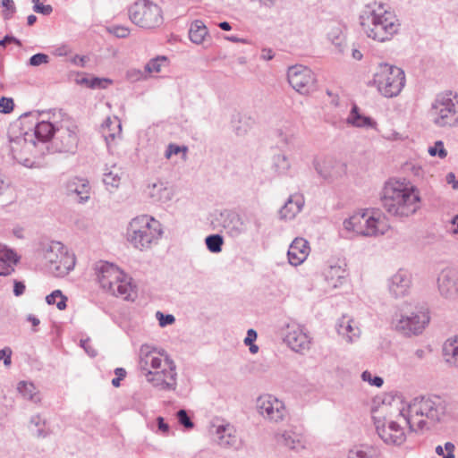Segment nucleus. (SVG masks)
Returning <instances> with one entry per match:
<instances>
[{"instance_id": "nucleus-1", "label": "nucleus", "mask_w": 458, "mask_h": 458, "mask_svg": "<svg viewBox=\"0 0 458 458\" xmlns=\"http://www.w3.org/2000/svg\"><path fill=\"white\" fill-rule=\"evenodd\" d=\"M42 120L35 126L36 139L48 153L73 155L80 142V130L76 122L61 110L42 112Z\"/></svg>"}, {"instance_id": "nucleus-2", "label": "nucleus", "mask_w": 458, "mask_h": 458, "mask_svg": "<svg viewBox=\"0 0 458 458\" xmlns=\"http://www.w3.org/2000/svg\"><path fill=\"white\" fill-rule=\"evenodd\" d=\"M450 414V402L439 395L415 397L399 412L410 429L415 432L429 430Z\"/></svg>"}, {"instance_id": "nucleus-3", "label": "nucleus", "mask_w": 458, "mask_h": 458, "mask_svg": "<svg viewBox=\"0 0 458 458\" xmlns=\"http://www.w3.org/2000/svg\"><path fill=\"white\" fill-rule=\"evenodd\" d=\"M149 344H142L139 351V369L141 375L154 388L159 391H174L177 387V373L174 361L167 355L165 359Z\"/></svg>"}, {"instance_id": "nucleus-4", "label": "nucleus", "mask_w": 458, "mask_h": 458, "mask_svg": "<svg viewBox=\"0 0 458 458\" xmlns=\"http://www.w3.org/2000/svg\"><path fill=\"white\" fill-rule=\"evenodd\" d=\"M360 24L368 38L378 42L390 40L401 27L396 15L387 10L385 4L376 2L363 8Z\"/></svg>"}, {"instance_id": "nucleus-5", "label": "nucleus", "mask_w": 458, "mask_h": 458, "mask_svg": "<svg viewBox=\"0 0 458 458\" xmlns=\"http://www.w3.org/2000/svg\"><path fill=\"white\" fill-rule=\"evenodd\" d=\"M381 202L385 210L393 216L408 217L420 208L419 191L405 182L390 180L386 182Z\"/></svg>"}, {"instance_id": "nucleus-6", "label": "nucleus", "mask_w": 458, "mask_h": 458, "mask_svg": "<svg viewBox=\"0 0 458 458\" xmlns=\"http://www.w3.org/2000/svg\"><path fill=\"white\" fill-rule=\"evenodd\" d=\"M163 234L162 225L154 217L142 215L132 218L126 228V241L132 248L147 251L157 245Z\"/></svg>"}, {"instance_id": "nucleus-7", "label": "nucleus", "mask_w": 458, "mask_h": 458, "mask_svg": "<svg viewBox=\"0 0 458 458\" xmlns=\"http://www.w3.org/2000/svg\"><path fill=\"white\" fill-rule=\"evenodd\" d=\"M96 275L103 290L125 301L133 300L135 293L128 277L115 265L100 261L96 264Z\"/></svg>"}, {"instance_id": "nucleus-8", "label": "nucleus", "mask_w": 458, "mask_h": 458, "mask_svg": "<svg viewBox=\"0 0 458 458\" xmlns=\"http://www.w3.org/2000/svg\"><path fill=\"white\" fill-rule=\"evenodd\" d=\"M430 320L428 310L422 305H416L412 309L411 304L404 303L396 314L394 326L401 334L411 336L422 334Z\"/></svg>"}, {"instance_id": "nucleus-9", "label": "nucleus", "mask_w": 458, "mask_h": 458, "mask_svg": "<svg viewBox=\"0 0 458 458\" xmlns=\"http://www.w3.org/2000/svg\"><path fill=\"white\" fill-rule=\"evenodd\" d=\"M43 257L48 270L55 276H64L75 266V256L60 242H50L43 248Z\"/></svg>"}, {"instance_id": "nucleus-10", "label": "nucleus", "mask_w": 458, "mask_h": 458, "mask_svg": "<svg viewBox=\"0 0 458 458\" xmlns=\"http://www.w3.org/2000/svg\"><path fill=\"white\" fill-rule=\"evenodd\" d=\"M344 228L348 232H353L362 236H377L384 234L388 225L384 218L376 217L369 212L356 213L345 219L343 223Z\"/></svg>"}, {"instance_id": "nucleus-11", "label": "nucleus", "mask_w": 458, "mask_h": 458, "mask_svg": "<svg viewBox=\"0 0 458 458\" xmlns=\"http://www.w3.org/2000/svg\"><path fill=\"white\" fill-rule=\"evenodd\" d=\"M131 21L143 29H154L163 23L161 8L149 0H138L128 9Z\"/></svg>"}, {"instance_id": "nucleus-12", "label": "nucleus", "mask_w": 458, "mask_h": 458, "mask_svg": "<svg viewBox=\"0 0 458 458\" xmlns=\"http://www.w3.org/2000/svg\"><path fill=\"white\" fill-rule=\"evenodd\" d=\"M386 408V406H383L380 409L372 411V419L376 431L386 445H400L406 439L405 433L398 422L387 420L385 416L378 414L380 411Z\"/></svg>"}, {"instance_id": "nucleus-13", "label": "nucleus", "mask_w": 458, "mask_h": 458, "mask_svg": "<svg viewBox=\"0 0 458 458\" xmlns=\"http://www.w3.org/2000/svg\"><path fill=\"white\" fill-rule=\"evenodd\" d=\"M39 141L36 139L35 131L33 133L26 132L24 135L10 139V151L12 157L19 164L25 167H34L36 163L30 157L22 155V149L27 152H32L39 147Z\"/></svg>"}, {"instance_id": "nucleus-14", "label": "nucleus", "mask_w": 458, "mask_h": 458, "mask_svg": "<svg viewBox=\"0 0 458 458\" xmlns=\"http://www.w3.org/2000/svg\"><path fill=\"white\" fill-rule=\"evenodd\" d=\"M256 407L258 412L270 422L278 423L283 421L287 415L284 402L272 394L259 396L257 399Z\"/></svg>"}, {"instance_id": "nucleus-15", "label": "nucleus", "mask_w": 458, "mask_h": 458, "mask_svg": "<svg viewBox=\"0 0 458 458\" xmlns=\"http://www.w3.org/2000/svg\"><path fill=\"white\" fill-rule=\"evenodd\" d=\"M284 342L293 352L304 353L310 348L311 338L303 326L292 322L284 327Z\"/></svg>"}, {"instance_id": "nucleus-16", "label": "nucleus", "mask_w": 458, "mask_h": 458, "mask_svg": "<svg viewBox=\"0 0 458 458\" xmlns=\"http://www.w3.org/2000/svg\"><path fill=\"white\" fill-rule=\"evenodd\" d=\"M374 86H404L405 73L403 69L389 64H379L373 75Z\"/></svg>"}, {"instance_id": "nucleus-17", "label": "nucleus", "mask_w": 458, "mask_h": 458, "mask_svg": "<svg viewBox=\"0 0 458 458\" xmlns=\"http://www.w3.org/2000/svg\"><path fill=\"white\" fill-rule=\"evenodd\" d=\"M215 223L233 238L239 237L247 230L246 223L241 216L228 209L221 211L215 218Z\"/></svg>"}, {"instance_id": "nucleus-18", "label": "nucleus", "mask_w": 458, "mask_h": 458, "mask_svg": "<svg viewBox=\"0 0 458 458\" xmlns=\"http://www.w3.org/2000/svg\"><path fill=\"white\" fill-rule=\"evenodd\" d=\"M454 104L450 98H437L432 106L430 115L433 123L445 127L454 123Z\"/></svg>"}, {"instance_id": "nucleus-19", "label": "nucleus", "mask_w": 458, "mask_h": 458, "mask_svg": "<svg viewBox=\"0 0 458 458\" xmlns=\"http://www.w3.org/2000/svg\"><path fill=\"white\" fill-rule=\"evenodd\" d=\"M412 286V275L407 269L400 268L387 280L389 294L394 299H400L410 293Z\"/></svg>"}, {"instance_id": "nucleus-20", "label": "nucleus", "mask_w": 458, "mask_h": 458, "mask_svg": "<svg viewBox=\"0 0 458 458\" xmlns=\"http://www.w3.org/2000/svg\"><path fill=\"white\" fill-rule=\"evenodd\" d=\"M437 287L443 297L455 298L458 294V270L450 267L443 269L437 277Z\"/></svg>"}, {"instance_id": "nucleus-21", "label": "nucleus", "mask_w": 458, "mask_h": 458, "mask_svg": "<svg viewBox=\"0 0 458 458\" xmlns=\"http://www.w3.org/2000/svg\"><path fill=\"white\" fill-rule=\"evenodd\" d=\"M313 166L318 174L325 180H333L338 177L343 172L344 165L333 157L316 158Z\"/></svg>"}, {"instance_id": "nucleus-22", "label": "nucleus", "mask_w": 458, "mask_h": 458, "mask_svg": "<svg viewBox=\"0 0 458 458\" xmlns=\"http://www.w3.org/2000/svg\"><path fill=\"white\" fill-rule=\"evenodd\" d=\"M287 81L293 87L310 86L317 82L314 72L301 64H295L288 68Z\"/></svg>"}, {"instance_id": "nucleus-23", "label": "nucleus", "mask_w": 458, "mask_h": 458, "mask_svg": "<svg viewBox=\"0 0 458 458\" xmlns=\"http://www.w3.org/2000/svg\"><path fill=\"white\" fill-rule=\"evenodd\" d=\"M145 193L155 203H167L174 198V191L167 182L157 181L148 184Z\"/></svg>"}, {"instance_id": "nucleus-24", "label": "nucleus", "mask_w": 458, "mask_h": 458, "mask_svg": "<svg viewBox=\"0 0 458 458\" xmlns=\"http://www.w3.org/2000/svg\"><path fill=\"white\" fill-rule=\"evenodd\" d=\"M324 276L328 287L338 288L347 276L345 264L339 261L330 262L324 270Z\"/></svg>"}, {"instance_id": "nucleus-25", "label": "nucleus", "mask_w": 458, "mask_h": 458, "mask_svg": "<svg viewBox=\"0 0 458 458\" xmlns=\"http://www.w3.org/2000/svg\"><path fill=\"white\" fill-rule=\"evenodd\" d=\"M309 253L310 246L308 241L303 238H295L287 252L289 263L297 267L306 260Z\"/></svg>"}, {"instance_id": "nucleus-26", "label": "nucleus", "mask_w": 458, "mask_h": 458, "mask_svg": "<svg viewBox=\"0 0 458 458\" xmlns=\"http://www.w3.org/2000/svg\"><path fill=\"white\" fill-rule=\"evenodd\" d=\"M68 195H75L80 202H85L89 199L90 186L85 178L73 177L66 182Z\"/></svg>"}, {"instance_id": "nucleus-27", "label": "nucleus", "mask_w": 458, "mask_h": 458, "mask_svg": "<svg viewBox=\"0 0 458 458\" xmlns=\"http://www.w3.org/2000/svg\"><path fill=\"white\" fill-rule=\"evenodd\" d=\"M336 328L338 334L345 337L348 343L354 342L360 335V329L358 325H356L353 319L346 316L338 320Z\"/></svg>"}, {"instance_id": "nucleus-28", "label": "nucleus", "mask_w": 458, "mask_h": 458, "mask_svg": "<svg viewBox=\"0 0 458 458\" xmlns=\"http://www.w3.org/2000/svg\"><path fill=\"white\" fill-rule=\"evenodd\" d=\"M304 206V198L302 195L295 194L290 196L284 207L279 211L282 219H293L299 214Z\"/></svg>"}, {"instance_id": "nucleus-29", "label": "nucleus", "mask_w": 458, "mask_h": 458, "mask_svg": "<svg viewBox=\"0 0 458 458\" xmlns=\"http://www.w3.org/2000/svg\"><path fill=\"white\" fill-rule=\"evenodd\" d=\"M346 123L357 128H375L377 125V123L372 118L360 114V108L355 103L352 106L350 114L346 118Z\"/></svg>"}, {"instance_id": "nucleus-30", "label": "nucleus", "mask_w": 458, "mask_h": 458, "mask_svg": "<svg viewBox=\"0 0 458 458\" xmlns=\"http://www.w3.org/2000/svg\"><path fill=\"white\" fill-rule=\"evenodd\" d=\"M18 262L17 255L0 243V276H6L14 271L13 266Z\"/></svg>"}, {"instance_id": "nucleus-31", "label": "nucleus", "mask_w": 458, "mask_h": 458, "mask_svg": "<svg viewBox=\"0 0 458 458\" xmlns=\"http://www.w3.org/2000/svg\"><path fill=\"white\" fill-rule=\"evenodd\" d=\"M327 37L331 44L335 46L338 53H344L346 48V37L344 29L341 24H334L329 27Z\"/></svg>"}, {"instance_id": "nucleus-32", "label": "nucleus", "mask_w": 458, "mask_h": 458, "mask_svg": "<svg viewBox=\"0 0 458 458\" xmlns=\"http://www.w3.org/2000/svg\"><path fill=\"white\" fill-rule=\"evenodd\" d=\"M232 128L238 136L245 135L255 124V119L246 114L237 113L233 115Z\"/></svg>"}, {"instance_id": "nucleus-33", "label": "nucleus", "mask_w": 458, "mask_h": 458, "mask_svg": "<svg viewBox=\"0 0 458 458\" xmlns=\"http://www.w3.org/2000/svg\"><path fill=\"white\" fill-rule=\"evenodd\" d=\"M101 131L107 144L110 140H114L122 132L120 120L117 117L106 118L105 123L102 124Z\"/></svg>"}, {"instance_id": "nucleus-34", "label": "nucleus", "mask_w": 458, "mask_h": 458, "mask_svg": "<svg viewBox=\"0 0 458 458\" xmlns=\"http://www.w3.org/2000/svg\"><path fill=\"white\" fill-rule=\"evenodd\" d=\"M18 392L23 398L34 403H39L41 395L36 386L31 382L21 381L17 386Z\"/></svg>"}, {"instance_id": "nucleus-35", "label": "nucleus", "mask_w": 458, "mask_h": 458, "mask_svg": "<svg viewBox=\"0 0 458 458\" xmlns=\"http://www.w3.org/2000/svg\"><path fill=\"white\" fill-rule=\"evenodd\" d=\"M208 34V29L203 21L196 20L191 24L189 38L192 43L197 45L202 44Z\"/></svg>"}, {"instance_id": "nucleus-36", "label": "nucleus", "mask_w": 458, "mask_h": 458, "mask_svg": "<svg viewBox=\"0 0 458 458\" xmlns=\"http://www.w3.org/2000/svg\"><path fill=\"white\" fill-rule=\"evenodd\" d=\"M443 353L447 363L458 368V335L444 344Z\"/></svg>"}, {"instance_id": "nucleus-37", "label": "nucleus", "mask_w": 458, "mask_h": 458, "mask_svg": "<svg viewBox=\"0 0 458 458\" xmlns=\"http://www.w3.org/2000/svg\"><path fill=\"white\" fill-rule=\"evenodd\" d=\"M169 61L166 56L160 55L149 60L145 65V72L148 77H154L161 72L163 69L168 67Z\"/></svg>"}, {"instance_id": "nucleus-38", "label": "nucleus", "mask_w": 458, "mask_h": 458, "mask_svg": "<svg viewBox=\"0 0 458 458\" xmlns=\"http://www.w3.org/2000/svg\"><path fill=\"white\" fill-rule=\"evenodd\" d=\"M348 458H379V453L371 445H359L349 451Z\"/></svg>"}, {"instance_id": "nucleus-39", "label": "nucleus", "mask_w": 458, "mask_h": 458, "mask_svg": "<svg viewBox=\"0 0 458 458\" xmlns=\"http://www.w3.org/2000/svg\"><path fill=\"white\" fill-rule=\"evenodd\" d=\"M272 167L274 171L279 175H285L288 174L291 168V164L285 155L278 154L273 157Z\"/></svg>"}, {"instance_id": "nucleus-40", "label": "nucleus", "mask_w": 458, "mask_h": 458, "mask_svg": "<svg viewBox=\"0 0 458 458\" xmlns=\"http://www.w3.org/2000/svg\"><path fill=\"white\" fill-rule=\"evenodd\" d=\"M216 435L220 445H231L234 441V437L232 436V428L229 425H222L216 428Z\"/></svg>"}, {"instance_id": "nucleus-41", "label": "nucleus", "mask_w": 458, "mask_h": 458, "mask_svg": "<svg viewBox=\"0 0 458 458\" xmlns=\"http://www.w3.org/2000/svg\"><path fill=\"white\" fill-rule=\"evenodd\" d=\"M47 304H55L59 310H64L66 308L67 297L63 294L60 290H55L46 297Z\"/></svg>"}, {"instance_id": "nucleus-42", "label": "nucleus", "mask_w": 458, "mask_h": 458, "mask_svg": "<svg viewBox=\"0 0 458 458\" xmlns=\"http://www.w3.org/2000/svg\"><path fill=\"white\" fill-rule=\"evenodd\" d=\"M208 250L213 253H218L222 250L224 239L220 234H211L205 239Z\"/></svg>"}, {"instance_id": "nucleus-43", "label": "nucleus", "mask_w": 458, "mask_h": 458, "mask_svg": "<svg viewBox=\"0 0 458 458\" xmlns=\"http://www.w3.org/2000/svg\"><path fill=\"white\" fill-rule=\"evenodd\" d=\"M278 442L290 449H296L300 445V440L295 434L287 431L280 436Z\"/></svg>"}, {"instance_id": "nucleus-44", "label": "nucleus", "mask_w": 458, "mask_h": 458, "mask_svg": "<svg viewBox=\"0 0 458 458\" xmlns=\"http://www.w3.org/2000/svg\"><path fill=\"white\" fill-rule=\"evenodd\" d=\"M120 181L121 177L116 171L106 169L103 174V182L107 187L117 188Z\"/></svg>"}, {"instance_id": "nucleus-45", "label": "nucleus", "mask_w": 458, "mask_h": 458, "mask_svg": "<svg viewBox=\"0 0 458 458\" xmlns=\"http://www.w3.org/2000/svg\"><path fill=\"white\" fill-rule=\"evenodd\" d=\"M30 424L38 428L36 435L38 437H46L49 434V432L43 428L46 424V421L40 417V415L38 414L32 416L30 418Z\"/></svg>"}, {"instance_id": "nucleus-46", "label": "nucleus", "mask_w": 458, "mask_h": 458, "mask_svg": "<svg viewBox=\"0 0 458 458\" xmlns=\"http://www.w3.org/2000/svg\"><path fill=\"white\" fill-rule=\"evenodd\" d=\"M454 449L455 446L451 442H446L444 446L437 445L436 447V454L442 458H454Z\"/></svg>"}, {"instance_id": "nucleus-47", "label": "nucleus", "mask_w": 458, "mask_h": 458, "mask_svg": "<svg viewBox=\"0 0 458 458\" xmlns=\"http://www.w3.org/2000/svg\"><path fill=\"white\" fill-rule=\"evenodd\" d=\"M187 151L188 148L186 146H178L176 144L170 143L165 151V157L169 159L173 155H177L182 152L183 153V158H185Z\"/></svg>"}, {"instance_id": "nucleus-48", "label": "nucleus", "mask_w": 458, "mask_h": 458, "mask_svg": "<svg viewBox=\"0 0 458 458\" xmlns=\"http://www.w3.org/2000/svg\"><path fill=\"white\" fill-rule=\"evenodd\" d=\"M126 77L130 82L134 83L148 78V74L145 72V69L143 71L139 69H130L126 72Z\"/></svg>"}, {"instance_id": "nucleus-49", "label": "nucleus", "mask_w": 458, "mask_h": 458, "mask_svg": "<svg viewBox=\"0 0 458 458\" xmlns=\"http://www.w3.org/2000/svg\"><path fill=\"white\" fill-rule=\"evenodd\" d=\"M2 6L4 8L2 12L4 19L10 20L16 12L13 0H2Z\"/></svg>"}, {"instance_id": "nucleus-50", "label": "nucleus", "mask_w": 458, "mask_h": 458, "mask_svg": "<svg viewBox=\"0 0 458 458\" xmlns=\"http://www.w3.org/2000/svg\"><path fill=\"white\" fill-rule=\"evenodd\" d=\"M428 154L432 157L438 156L440 158H445L447 156V151L444 147V143L438 140L433 147L428 148Z\"/></svg>"}, {"instance_id": "nucleus-51", "label": "nucleus", "mask_w": 458, "mask_h": 458, "mask_svg": "<svg viewBox=\"0 0 458 458\" xmlns=\"http://www.w3.org/2000/svg\"><path fill=\"white\" fill-rule=\"evenodd\" d=\"M361 378L363 381L369 382V385L377 386V387H380L384 384V380L381 377H378V376L373 377L372 374L368 370H365L362 372Z\"/></svg>"}, {"instance_id": "nucleus-52", "label": "nucleus", "mask_w": 458, "mask_h": 458, "mask_svg": "<svg viewBox=\"0 0 458 458\" xmlns=\"http://www.w3.org/2000/svg\"><path fill=\"white\" fill-rule=\"evenodd\" d=\"M177 420L181 425L186 428H192L194 427L190 416L185 410H179L176 413Z\"/></svg>"}, {"instance_id": "nucleus-53", "label": "nucleus", "mask_w": 458, "mask_h": 458, "mask_svg": "<svg viewBox=\"0 0 458 458\" xmlns=\"http://www.w3.org/2000/svg\"><path fill=\"white\" fill-rule=\"evenodd\" d=\"M108 31L119 38H127L130 34V30L124 26H112L108 28Z\"/></svg>"}, {"instance_id": "nucleus-54", "label": "nucleus", "mask_w": 458, "mask_h": 458, "mask_svg": "<svg viewBox=\"0 0 458 458\" xmlns=\"http://www.w3.org/2000/svg\"><path fill=\"white\" fill-rule=\"evenodd\" d=\"M13 100L11 98L2 97L0 98V113L10 114L13 110Z\"/></svg>"}, {"instance_id": "nucleus-55", "label": "nucleus", "mask_w": 458, "mask_h": 458, "mask_svg": "<svg viewBox=\"0 0 458 458\" xmlns=\"http://www.w3.org/2000/svg\"><path fill=\"white\" fill-rule=\"evenodd\" d=\"M49 62V56L46 54L38 53L30 58L29 64L31 66H38Z\"/></svg>"}, {"instance_id": "nucleus-56", "label": "nucleus", "mask_w": 458, "mask_h": 458, "mask_svg": "<svg viewBox=\"0 0 458 458\" xmlns=\"http://www.w3.org/2000/svg\"><path fill=\"white\" fill-rule=\"evenodd\" d=\"M32 3L34 4L33 10L36 13L48 15L53 12V7L50 4H42L39 0H32Z\"/></svg>"}, {"instance_id": "nucleus-57", "label": "nucleus", "mask_w": 458, "mask_h": 458, "mask_svg": "<svg viewBox=\"0 0 458 458\" xmlns=\"http://www.w3.org/2000/svg\"><path fill=\"white\" fill-rule=\"evenodd\" d=\"M156 317L159 322L160 327H162L173 324L175 320V318L173 315H171V314L165 315L160 311H157L156 313Z\"/></svg>"}, {"instance_id": "nucleus-58", "label": "nucleus", "mask_w": 458, "mask_h": 458, "mask_svg": "<svg viewBox=\"0 0 458 458\" xmlns=\"http://www.w3.org/2000/svg\"><path fill=\"white\" fill-rule=\"evenodd\" d=\"M402 88H377L379 93L386 98L397 96L401 92Z\"/></svg>"}, {"instance_id": "nucleus-59", "label": "nucleus", "mask_w": 458, "mask_h": 458, "mask_svg": "<svg viewBox=\"0 0 458 458\" xmlns=\"http://www.w3.org/2000/svg\"><path fill=\"white\" fill-rule=\"evenodd\" d=\"M12 350L9 347H5L0 350V360H4V366H9L12 362Z\"/></svg>"}, {"instance_id": "nucleus-60", "label": "nucleus", "mask_w": 458, "mask_h": 458, "mask_svg": "<svg viewBox=\"0 0 458 458\" xmlns=\"http://www.w3.org/2000/svg\"><path fill=\"white\" fill-rule=\"evenodd\" d=\"M81 346L90 357H95L97 355V351L90 345L89 339L81 340Z\"/></svg>"}, {"instance_id": "nucleus-61", "label": "nucleus", "mask_w": 458, "mask_h": 458, "mask_svg": "<svg viewBox=\"0 0 458 458\" xmlns=\"http://www.w3.org/2000/svg\"><path fill=\"white\" fill-rule=\"evenodd\" d=\"M157 428H158V430L164 434V435H167L169 433V425L167 423L165 422V420L163 417H157Z\"/></svg>"}, {"instance_id": "nucleus-62", "label": "nucleus", "mask_w": 458, "mask_h": 458, "mask_svg": "<svg viewBox=\"0 0 458 458\" xmlns=\"http://www.w3.org/2000/svg\"><path fill=\"white\" fill-rule=\"evenodd\" d=\"M24 291H25V284L21 281L14 280V284H13L14 295L21 296L24 293Z\"/></svg>"}, {"instance_id": "nucleus-63", "label": "nucleus", "mask_w": 458, "mask_h": 458, "mask_svg": "<svg viewBox=\"0 0 458 458\" xmlns=\"http://www.w3.org/2000/svg\"><path fill=\"white\" fill-rule=\"evenodd\" d=\"M257 339V332L254 329H249L247 332V336L244 339V344L246 345H250Z\"/></svg>"}, {"instance_id": "nucleus-64", "label": "nucleus", "mask_w": 458, "mask_h": 458, "mask_svg": "<svg viewBox=\"0 0 458 458\" xmlns=\"http://www.w3.org/2000/svg\"><path fill=\"white\" fill-rule=\"evenodd\" d=\"M445 180L448 184H452L454 190H458V180L455 179V174L454 173H448Z\"/></svg>"}]
</instances>
